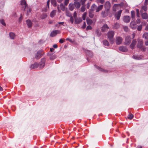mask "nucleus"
<instances>
[{"instance_id": "f257e3e1", "label": "nucleus", "mask_w": 148, "mask_h": 148, "mask_svg": "<svg viewBox=\"0 0 148 148\" xmlns=\"http://www.w3.org/2000/svg\"><path fill=\"white\" fill-rule=\"evenodd\" d=\"M45 59L44 58H42L41 59V61L38 64L36 63H35L34 64L31 66L30 68L31 69H36L37 68L38 66L40 68H43L45 66Z\"/></svg>"}, {"instance_id": "f03ea898", "label": "nucleus", "mask_w": 148, "mask_h": 148, "mask_svg": "<svg viewBox=\"0 0 148 148\" xmlns=\"http://www.w3.org/2000/svg\"><path fill=\"white\" fill-rule=\"evenodd\" d=\"M114 32L112 30L109 32L108 33V37L110 43L112 44L114 42V39L113 37L114 35Z\"/></svg>"}, {"instance_id": "7ed1b4c3", "label": "nucleus", "mask_w": 148, "mask_h": 148, "mask_svg": "<svg viewBox=\"0 0 148 148\" xmlns=\"http://www.w3.org/2000/svg\"><path fill=\"white\" fill-rule=\"evenodd\" d=\"M138 42L136 46L138 48H139L142 51H145L146 47L143 46V42L141 39H138Z\"/></svg>"}, {"instance_id": "20e7f679", "label": "nucleus", "mask_w": 148, "mask_h": 148, "mask_svg": "<svg viewBox=\"0 0 148 148\" xmlns=\"http://www.w3.org/2000/svg\"><path fill=\"white\" fill-rule=\"evenodd\" d=\"M123 41L122 38L120 36H117L116 38L115 42L116 45L121 44Z\"/></svg>"}, {"instance_id": "39448f33", "label": "nucleus", "mask_w": 148, "mask_h": 148, "mask_svg": "<svg viewBox=\"0 0 148 148\" xmlns=\"http://www.w3.org/2000/svg\"><path fill=\"white\" fill-rule=\"evenodd\" d=\"M131 41V38L130 36H127L125 38V44L126 45H129Z\"/></svg>"}, {"instance_id": "423d86ee", "label": "nucleus", "mask_w": 148, "mask_h": 148, "mask_svg": "<svg viewBox=\"0 0 148 148\" xmlns=\"http://www.w3.org/2000/svg\"><path fill=\"white\" fill-rule=\"evenodd\" d=\"M60 33V32L59 30H55L51 32L50 34V36L52 37H53L55 36L57 34H59Z\"/></svg>"}, {"instance_id": "0eeeda50", "label": "nucleus", "mask_w": 148, "mask_h": 148, "mask_svg": "<svg viewBox=\"0 0 148 148\" xmlns=\"http://www.w3.org/2000/svg\"><path fill=\"white\" fill-rule=\"evenodd\" d=\"M21 4L24 7V11H25V9L28 8L27 5V4L25 0H21Z\"/></svg>"}, {"instance_id": "6e6552de", "label": "nucleus", "mask_w": 148, "mask_h": 148, "mask_svg": "<svg viewBox=\"0 0 148 148\" xmlns=\"http://www.w3.org/2000/svg\"><path fill=\"white\" fill-rule=\"evenodd\" d=\"M109 28V27L107 24H105L101 27V29L102 32H105L107 31Z\"/></svg>"}, {"instance_id": "1a4fd4ad", "label": "nucleus", "mask_w": 148, "mask_h": 148, "mask_svg": "<svg viewBox=\"0 0 148 148\" xmlns=\"http://www.w3.org/2000/svg\"><path fill=\"white\" fill-rule=\"evenodd\" d=\"M111 6L110 3L108 1H106L104 7L107 10H109L110 9Z\"/></svg>"}, {"instance_id": "9d476101", "label": "nucleus", "mask_w": 148, "mask_h": 148, "mask_svg": "<svg viewBox=\"0 0 148 148\" xmlns=\"http://www.w3.org/2000/svg\"><path fill=\"white\" fill-rule=\"evenodd\" d=\"M131 27L133 29H135L137 27V25L134 21H132L130 24Z\"/></svg>"}, {"instance_id": "9b49d317", "label": "nucleus", "mask_w": 148, "mask_h": 148, "mask_svg": "<svg viewBox=\"0 0 148 148\" xmlns=\"http://www.w3.org/2000/svg\"><path fill=\"white\" fill-rule=\"evenodd\" d=\"M136 39H133L132 42L131 44L130 45V47L132 49H133L135 46L136 43Z\"/></svg>"}, {"instance_id": "f8f14e48", "label": "nucleus", "mask_w": 148, "mask_h": 148, "mask_svg": "<svg viewBox=\"0 0 148 148\" xmlns=\"http://www.w3.org/2000/svg\"><path fill=\"white\" fill-rule=\"evenodd\" d=\"M119 50L123 52H126L127 51L128 49L127 47L123 46L120 47L119 48Z\"/></svg>"}, {"instance_id": "ddd939ff", "label": "nucleus", "mask_w": 148, "mask_h": 148, "mask_svg": "<svg viewBox=\"0 0 148 148\" xmlns=\"http://www.w3.org/2000/svg\"><path fill=\"white\" fill-rule=\"evenodd\" d=\"M140 13H141V15L142 17V18L143 19H146L147 18V14L145 12L143 13V12H142V10H140Z\"/></svg>"}, {"instance_id": "4468645a", "label": "nucleus", "mask_w": 148, "mask_h": 148, "mask_svg": "<svg viewBox=\"0 0 148 148\" xmlns=\"http://www.w3.org/2000/svg\"><path fill=\"white\" fill-rule=\"evenodd\" d=\"M130 18L129 16H125L123 18V21L125 23H129L130 21Z\"/></svg>"}, {"instance_id": "2eb2a0df", "label": "nucleus", "mask_w": 148, "mask_h": 148, "mask_svg": "<svg viewBox=\"0 0 148 148\" xmlns=\"http://www.w3.org/2000/svg\"><path fill=\"white\" fill-rule=\"evenodd\" d=\"M122 10H120L117 13L115 14V17L118 20L119 19L121 13H122Z\"/></svg>"}, {"instance_id": "dca6fc26", "label": "nucleus", "mask_w": 148, "mask_h": 148, "mask_svg": "<svg viewBox=\"0 0 148 148\" xmlns=\"http://www.w3.org/2000/svg\"><path fill=\"white\" fill-rule=\"evenodd\" d=\"M69 9L70 11H73L75 8V6L73 3H70L69 5Z\"/></svg>"}, {"instance_id": "f3484780", "label": "nucleus", "mask_w": 148, "mask_h": 148, "mask_svg": "<svg viewBox=\"0 0 148 148\" xmlns=\"http://www.w3.org/2000/svg\"><path fill=\"white\" fill-rule=\"evenodd\" d=\"M42 52V51H39L37 52L35 56L37 59H39L41 57Z\"/></svg>"}, {"instance_id": "a211bd4d", "label": "nucleus", "mask_w": 148, "mask_h": 148, "mask_svg": "<svg viewBox=\"0 0 148 148\" xmlns=\"http://www.w3.org/2000/svg\"><path fill=\"white\" fill-rule=\"evenodd\" d=\"M74 4L75 7L77 9L79 8L80 7V3L77 1H75L74 3Z\"/></svg>"}, {"instance_id": "6ab92c4d", "label": "nucleus", "mask_w": 148, "mask_h": 148, "mask_svg": "<svg viewBox=\"0 0 148 148\" xmlns=\"http://www.w3.org/2000/svg\"><path fill=\"white\" fill-rule=\"evenodd\" d=\"M103 5H101L98 6H97V8L96 10V12H98L99 11L102 9L103 7Z\"/></svg>"}, {"instance_id": "aec40b11", "label": "nucleus", "mask_w": 148, "mask_h": 148, "mask_svg": "<svg viewBox=\"0 0 148 148\" xmlns=\"http://www.w3.org/2000/svg\"><path fill=\"white\" fill-rule=\"evenodd\" d=\"M26 23L29 27H31L32 26V23L31 21L29 20H27L26 21Z\"/></svg>"}, {"instance_id": "412c9836", "label": "nucleus", "mask_w": 148, "mask_h": 148, "mask_svg": "<svg viewBox=\"0 0 148 148\" xmlns=\"http://www.w3.org/2000/svg\"><path fill=\"white\" fill-rule=\"evenodd\" d=\"M56 12V10H53L51 12L50 14V16L53 18L54 17V16L55 15Z\"/></svg>"}, {"instance_id": "4be33fe9", "label": "nucleus", "mask_w": 148, "mask_h": 148, "mask_svg": "<svg viewBox=\"0 0 148 148\" xmlns=\"http://www.w3.org/2000/svg\"><path fill=\"white\" fill-rule=\"evenodd\" d=\"M82 21L81 18H79L75 19V23L76 24H78L81 23Z\"/></svg>"}, {"instance_id": "5701e85b", "label": "nucleus", "mask_w": 148, "mask_h": 148, "mask_svg": "<svg viewBox=\"0 0 148 148\" xmlns=\"http://www.w3.org/2000/svg\"><path fill=\"white\" fill-rule=\"evenodd\" d=\"M103 43L104 45L105 46H109V43L108 42V41L106 40H103Z\"/></svg>"}, {"instance_id": "b1692460", "label": "nucleus", "mask_w": 148, "mask_h": 148, "mask_svg": "<svg viewBox=\"0 0 148 148\" xmlns=\"http://www.w3.org/2000/svg\"><path fill=\"white\" fill-rule=\"evenodd\" d=\"M95 66L97 69L99 70L100 71H103L105 72H107V71L104 70V69H103L102 68H100L99 67L97 66H96V65H95Z\"/></svg>"}, {"instance_id": "393cba45", "label": "nucleus", "mask_w": 148, "mask_h": 148, "mask_svg": "<svg viewBox=\"0 0 148 148\" xmlns=\"http://www.w3.org/2000/svg\"><path fill=\"white\" fill-rule=\"evenodd\" d=\"M86 20L87 23L88 25H91L93 23L92 20L89 18H87Z\"/></svg>"}, {"instance_id": "a878e982", "label": "nucleus", "mask_w": 148, "mask_h": 148, "mask_svg": "<svg viewBox=\"0 0 148 148\" xmlns=\"http://www.w3.org/2000/svg\"><path fill=\"white\" fill-rule=\"evenodd\" d=\"M143 37L146 40H148V33L145 32L143 34Z\"/></svg>"}, {"instance_id": "bb28decb", "label": "nucleus", "mask_w": 148, "mask_h": 148, "mask_svg": "<svg viewBox=\"0 0 148 148\" xmlns=\"http://www.w3.org/2000/svg\"><path fill=\"white\" fill-rule=\"evenodd\" d=\"M97 6L95 4H93L91 7V10L92 11H94L95 10H96Z\"/></svg>"}, {"instance_id": "cd10ccee", "label": "nucleus", "mask_w": 148, "mask_h": 148, "mask_svg": "<svg viewBox=\"0 0 148 148\" xmlns=\"http://www.w3.org/2000/svg\"><path fill=\"white\" fill-rule=\"evenodd\" d=\"M95 33L98 36H100L101 35V33L100 30L98 29L96 30Z\"/></svg>"}, {"instance_id": "c85d7f7f", "label": "nucleus", "mask_w": 148, "mask_h": 148, "mask_svg": "<svg viewBox=\"0 0 148 148\" xmlns=\"http://www.w3.org/2000/svg\"><path fill=\"white\" fill-rule=\"evenodd\" d=\"M133 58L136 60H140L142 59L141 57L138 56H132Z\"/></svg>"}, {"instance_id": "c756f323", "label": "nucleus", "mask_w": 148, "mask_h": 148, "mask_svg": "<svg viewBox=\"0 0 148 148\" xmlns=\"http://www.w3.org/2000/svg\"><path fill=\"white\" fill-rule=\"evenodd\" d=\"M119 27L120 25L119 24L116 23H114L113 28L114 29H117L119 28Z\"/></svg>"}, {"instance_id": "7c9ffc66", "label": "nucleus", "mask_w": 148, "mask_h": 148, "mask_svg": "<svg viewBox=\"0 0 148 148\" xmlns=\"http://www.w3.org/2000/svg\"><path fill=\"white\" fill-rule=\"evenodd\" d=\"M51 2L53 6L55 7L56 6V0H51Z\"/></svg>"}, {"instance_id": "2f4dec72", "label": "nucleus", "mask_w": 148, "mask_h": 148, "mask_svg": "<svg viewBox=\"0 0 148 148\" xmlns=\"http://www.w3.org/2000/svg\"><path fill=\"white\" fill-rule=\"evenodd\" d=\"M10 36L12 39H14L15 36L14 34L12 32H10Z\"/></svg>"}, {"instance_id": "473e14b6", "label": "nucleus", "mask_w": 148, "mask_h": 148, "mask_svg": "<svg viewBox=\"0 0 148 148\" xmlns=\"http://www.w3.org/2000/svg\"><path fill=\"white\" fill-rule=\"evenodd\" d=\"M60 7L61 9L63 11H64L65 10V7L64 5L62 3H61L60 5Z\"/></svg>"}, {"instance_id": "72a5a7b5", "label": "nucleus", "mask_w": 148, "mask_h": 148, "mask_svg": "<svg viewBox=\"0 0 148 148\" xmlns=\"http://www.w3.org/2000/svg\"><path fill=\"white\" fill-rule=\"evenodd\" d=\"M147 7L146 6H144L142 7L141 8V10H142V12H143V10H144L145 12H146L147 10Z\"/></svg>"}, {"instance_id": "f704fd0d", "label": "nucleus", "mask_w": 148, "mask_h": 148, "mask_svg": "<svg viewBox=\"0 0 148 148\" xmlns=\"http://www.w3.org/2000/svg\"><path fill=\"white\" fill-rule=\"evenodd\" d=\"M134 115L131 114H130L128 116V119L131 120L133 118Z\"/></svg>"}, {"instance_id": "c9c22d12", "label": "nucleus", "mask_w": 148, "mask_h": 148, "mask_svg": "<svg viewBox=\"0 0 148 148\" xmlns=\"http://www.w3.org/2000/svg\"><path fill=\"white\" fill-rule=\"evenodd\" d=\"M101 14L103 17H105L108 15L107 13H106L105 11H102L101 12Z\"/></svg>"}, {"instance_id": "e433bc0d", "label": "nucleus", "mask_w": 148, "mask_h": 148, "mask_svg": "<svg viewBox=\"0 0 148 148\" xmlns=\"http://www.w3.org/2000/svg\"><path fill=\"white\" fill-rule=\"evenodd\" d=\"M0 23L4 26L6 25V24L4 22V20L3 19L0 20Z\"/></svg>"}, {"instance_id": "4c0bfd02", "label": "nucleus", "mask_w": 148, "mask_h": 148, "mask_svg": "<svg viewBox=\"0 0 148 148\" xmlns=\"http://www.w3.org/2000/svg\"><path fill=\"white\" fill-rule=\"evenodd\" d=\"M142 28V25H140L138 26L137 28V29L138 31H140Z\"/></svg>"}, {"instance_id": "58836bf2", "label": "nucleus", "mask_w": 148, "mask_h": 148, "mask_svg": "<svg viewBox=\"0 0 148 148\" xmlns=\"http://www.w3.org/2000/svg\"><path fill=\"white\" fill-rule=\"evenodd\" d=\"M131 16L132 18H133L135 16V12L134 11H131Z\"/></svg>"}, {"instance_id": "ea45409f", "label": "nucleus", "mask_w": 148, "mask_h": 148, "mask_svg": "<svg viewBox=\"0 0 148 148\" xmlns=\"http://www.w3.org/2000/svg\"><path fill=\"white\" fill-rule=\"evenodd\" d=\"M86 13L85 12L82 15V18L84 20H85L86 19Z\"/></svg>"}, {"instance_id": "a19ab883", "label": "nucleus", "mask_w": 148, "mask_h": 148, "mask_svg": "<svg viewBox=\"0 0 148 148\" xmlns=\"http://www.w3.org/2000/svg\"><path fill=\"white\" fill-rule=\"evenodd\" d=\"M136 12L137 16L138 17H139L140 16V13H139V10L138 9H137L136 10Z\"/></svg>"}, {"instance_id": "79ce46f5", "label": "nucleus", "mask_w": 148, "mask_h": 148, "mask_svg": "<svg viewBox=\"0 0 148 148\" xmlns=\"http://www.w3.org/2000/svg\"><path fill=\"white\" fill-rule=\"evenodd\" d=\"M85 10V7L84 5L82 6L81 10L82 12H84Z\"/></svg>"}, {"instance_id": "37998d69", "label": "nucleus", "mask_w": 148, "mask_h": 148, "mask_svg": "<svg viewBox=\"0 0 148 148\" xmlns=\"http://www.w3.org/2000/svg\"><path fill=\"white\" fill-rule=\"evenodd\" d=\"M97 1L98 3H100L101 4H103L104 3L105 1L104 0H99Z\"/></svg>"}, {"instance_id": "c03bdc74", "label": "nucleus", "mask_w": 148, "mask_h": 148, "mask_svg": "<svg viewBox=\"0 0 148 148\" xmlns=\"http://www.w3.org/2000/svg\"><path fill=\"white\" fill-rule=\"evenodd\" d=\"M92 29V27L90 25H88L87 26L86 28V30H91Z\"/></svg>"}, {"instance_id": "a18cd8bd", "label": "nucleus", "mask_w": 148, "mask_h": 148, "mask_svg": "<svg viewBox=\"0 0 148 148\" xmlns=\"http://www.w3.org/2000/svg\"><path fill=\"white\" fill-rule=\"evenodd\" d=\"M94 16V15L93 14H92V13L90 12L89 13V16L90 18H93V17Z\"/></svg>"}, {"instance_id": "49530a36", "label": "nucleus", "mask_w": 148, "mask_h": 148, "mask_svg": "<svg viewBox=\"0 0 148 148\" xmlns=\"http://www.w3.org/2000/svg\"><path fill=\"white\" fill-rule=\"evenodd\" d=\"M70 21L72 23H73L74 22V19L72 16L70 17Z\"/></svg>"}, {"instance_id": "de8ad7c7", "label": "nucleus", "mask_w": 148, "mask_h": 148, "mask_svg": "<svg viewBox=\"0 0 148 148\" xmlns=\"http://www.w3.org/2000/svg\"><path fill=\"white\" fill-rule=\"evenodd\" d=\"M119 5L118 4H115L114 5L113 7V10L114 11H115V8L116 7H117Z\"/></svg>"}, {"instance_id": "09e8293b", "label": "nucleus", "mask_w": 148, "mask_h": 148, "mask_svg": "<svg viewBox=\"0 0 148 148\" xmlns=\"http://www.w3.org/2000/svg\"><path fill=\"white\" fill-rule=\"evenodd\" d=\"M136 22L137 24H140V23L141 22V20H140V19H139V18L137 19V20L136 21Z\"/></svg>"}, {"instance_id": "8fccbe9b", "label": "nucleus", "mask_w": 148, "mask_h": 148, "mask_svg": "<svg viewBox=\"0 0 148 148\" xmlns=\"http://www.w3.org/2000/svg\"><path fill=\"white\" fill-rule=\"evenodd\" d=\"M69 2V0H65L64 1V4L66 5H67Z\"/></svg>"}, {"instance_id": "3c124183", "label": "nucleus", "mask_w": 148, "mask_h": 148, "mask_svg": "<svg viewBox=\"0 0 148 148\" xmlns=\"http://www.w3.org/2000/svg\"><path fill=\"white\" fill-rule=\"evenodd\" d=\"M86 22H84L83 25L82 26V27L83 29H84L86 27Z\"/></svg>"}, {"instance_id": "603ef678", "label": "nucleus", "mask_w": 148, "mask_h": 148, "mask_svg": "<svg viewBox=\"0 0 148 148\" xmlns=\"http://www.w3.org/2000/svg\"><path fill=\"white\" fill-rule=\"evenodd\" d=\"M56 58V56H51L50 57V59L51 60H53Z\"/></svg>"}, {"instance_id": "864d4df0", "label": "nucleus", "mask_w": 148, "mask_h": 148, "mask_svg": "<svg viewBox=\"0 0 148 148\" xmlns=\"http://www.w3.org/2000/svg\"><path fill=\"white\" fill-rule=\"evenodd\" d=\"M66 16L69 17H71V16L69 12L66 11Z\"/></svg>"}, {"instance_id": "5fc2aeb1", "label": "nucleus", "mask_w": 148, "mask_h": 148, "mask_svg": "<svg viewBox=\"0 0 148 148\" xmlns=\"http://www.w3.org/2000/svg\"><path fill=\"white\" fill-rule=\"evenodd\" d=\"M73 17L75 18L77 16V13L76 12H75L73 15Z\"/></svg>"}, {"instance_id": "6e6d98bb", "label": "nucleus", "mask_w": 148, "mask_h": 148, "mask_svg": "<svg viewBox=\"0 0 148 148\" xmlns=\"http://www.w3.org/2000/svg\"><path fill=\"white\" fill-rule=\"evenodd\" d=\"M22 18H23L22 16V15H21V16L20 17V18H19V19H18V21L19 22H20L22 20Z\"/></svg>"}, {"instance_id": "4d7b16f0", "label": "nucleus", "mask_w": 148, "mask_h": 148, "mask_svg": "<svg viewBox=\"0 0 148 148\" xmlns=\"http://www.w3.org/2000/svg\"><path fill=\"white\" fill-rule=\"evenodd\" d=\"M50 1V0H48L47 2V6L48 7V8H49Z\"/></svg>"}, {"instance_id": "13d9d810", "label": "nucleus", "mask_w": 148, "mask_h": 148, "mask_svg": "<svg viewBox=\"0 0 148 148\" xmlns=\"http://www.w3.org/2000/svg\"><path fill=\"white\" fill-rule=\"evenodd\" d=\"M66 40H68V41H69L70 42H73V41L72 40L69 38H66Z\"/></svg>"}, {"instance_id": "bf43d9fd", "label": "nucleus", "mask_w": 148, "mask_h": 148, "mask_svg": "<svg viewBox=\"0 0 148 148\" xmlns=\"http://www.w3.org/2000/svg\"><path fill=\"white\" fill-rule=\"evenodd\" d=\"M64 42V40L61 39L59 40V42L61 43H62Z\"/></svg>"}, {"instance_id": "052dcab7", "label": "nucleus", "mask_w": 148, "mask_h": 148, "mask_svg": "<svg viewBox=\"0 0 148 148\" xmlns=\"http://www.w3.org/2000/svg\"><path fill=\"white\" fill-rule=\"evenodd\" d=\"M31 11V9H30V8H29V10L27 12V15H28V13H29V12H30Z\"/></svg>"}, {"instance_id": "680f3d73", "label": "nucleus", "mask_w": 148, "mask_h": 148, "mask_svg": "<svg viewBox=\"0 0 148 148\" xmlns=\"http://www.w3.org/2000/svg\"><path fill=\"white\" fill-rule=\"evenodd\" d=\"M124 30L125 31L127 32L128 31V28L127 27H124Z\"/></svg>"}, {"instance_id": "e2e57ef3", "label": "nucleus", "mask_w": 148, "mask_h": 148, "mask_svg": "<svg viewBox=\"0 0 148 148\" xmlns=\"http://www.w3.org/2000/svg\"><path fill=\"white\" fill-rule=\"evenodd\" d=\"M57 9H58V12H60L61 11L60 10V8H59V5L58 6V7H57Z\"/></svg>"}, {"instance_id": "0e129e2a", "label": "nucleus", "mask_w": 148, "mask_h": 148, "mask_svg": "<svg viewBox=\"0 0 148 148\" xmlns=\"http://www.w3.org/2000/svg\"><path fill=\"white\" fill-rule=\"evenodd\" d=\"M53 47L55 48H56L58 47V46L56 44L54 45Z\"/></svg>"}, {"instance_id": "69168bd1", "label": "nucleus", "mask_w": 148, "mask_h": 148, "mask_svg": "<svg viewBox=\"0 0 148 148\" xmlns=\"http://www.w3.org/2000/svg\"><path fill=\"white\" fill-rule=\"evenodd\" d=\"M145 45L146 46L148 45V41H146L145 42Z\"/></svg>"}, {"instance_id": "338daca9", "label": "nucleus", "mask_w": 148, "mask_h": 148, "mask_svg": "<svg viewBox=\"0 0 148 148\" xmlns=\"http://www.w3.org/2000/svg\"><path fill=\"white\" fill-rule=\"evenodd\" d=\"M90 6V4L89 3H88L87 4V8L88 9L89 8Z\"/></svg>"}, {"instance_id": "774afa93", "label": "nucleus", "mask_w": 148, "mask_h": 148, "mask_svg": "<svg viewBox=\"0 0 148 148\" xmlns=\"http://www.w3.org/2000/svg\"><path fill=\"white\" fill-rule=\"evenodd\" d=\"M145 30H148V25H147L146 27L145 28Z\"/></svg>"}]
</instances>
